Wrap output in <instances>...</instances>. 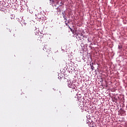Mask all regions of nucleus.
<instances>
[{
    "label": "nucleus",
    "instance_id": "12",
    "mask_svg": "<svg viewBox=\"0 0 127 127\" xmlns=\"http://www.w3.org/2000/svg\"><path fill=\"white\" fill-rule=\"evenodd\" d=\"M80 36H83V35H81V34H80Z\"/></svg>",
    "mask_w": 127,
    "mask_h": 127
},
{
    "label": "nucleus",
    "instance_id": "10",
    "mask_svg": "<svg viewBox=\"0 0 127 127\" xmlns=\"http://www.w3.org/2000/svg\"><path fill=\"white\" fill-rule=\"evenodd\" d=\"M69 29H70V31H72V28H70Z\"/></svg>",
    "mask_w": 127,
    "mask_h": 127
},
{
    "label": "nucleus",
    "instance_id": "3",
    "mask_svg": "<svg viewBox=\"0 0 127 127\" xmlns=\"http://www.w3.org/2000/svg\"><path fill=\"white\" fill-rule=\"evenodd\" d=\"M63 17L65 20H67V17H66V15H64V13H63Z\"/></svg>",
    "mask_w": 127,
    "mask_h": 127
},
{
    "label": "nucleus",
    "instance_id": "4",
    "mask_svg": "<svg viewBox=\"0 0 127 127\" xmlns=\"http://www.w3.org/2000/svg\"><path fill=\"white\" fill-rule=\"evenodd\" d=\"M76 37V38H80V37H79V34H77Z\"/></svg>",
    "mask_w": 127,
    "mask_h": 127
},
{
    "label": "nucleus",
    "instance_id": "5",
    "mask_svg": "<svg viewBox=\"0 0 127 127\" xmlns=\"http://www.w3.org/2000/svg\"><path fill=\"white\" fill-rule=\"evenodd\" d=\"M50 1H52V2H54V0H50Z\"/></svg>",
    "mask_w": 127,
    "mask_h": 127
},
{
    "label": "nucleus",
    "instance_id": "8",
    "mask_svg": "<svg viewBox=\"0 0 127 127\" xmlns=\"http://www.w3.org/2000/svg\"><path fill=\"white\" fill-rule=\"evenodd\" d=\"M68 27L69 28V29L71 28V27H70V26L68 25Z\"/></svg>",
    "mask_w": 127,
    "mask_h": 127
},
{
    "label": "nucleus",
    "instance_id": "7",
    "mask_svg": "<svg viewBox=\"0 0 127 127\" xmlns=\"http://www.w3.org/2000/svg\"><path fill=\"white\" fill-rule=\"evenodd\" d=\"M65 25H66V26H68V25H68V24H67V23H65Z\"/></svg>",
    "mask_w": 127,
    "mask_h": 127
},
{
    "label": "nucleus",
    "instance_id": "1",
    "mask_svg": "<svg viewBox=\"0 0 127 127\" xmlns=\"http://www.w3.org/2000/svg\"><path fill=\"white\" fill-rule=\"evenodd\" d=\"M67 82V86L69 88H70L71 89H75V84L73 83V81L68 80Z\"/></svg>",
    "mask_w": 127,
    "mask_h": 127
},
{
    "label": "nucleus",
    "instance_id": "2",
    "mask_svg": "<svg viewBox=\"0 0 127 127\" xmlns=\"http://www.w3.org/2000/svg\"><path fill=\"white\" fill-rule=\"evenodd\" d=\"M90 68L91 70H94V69H95V67H94V63H92L90 64Z\"/></svg>",
    "mask_w": 127,
    "mask_h": 127
},
{
    "label": "nucleus",
    "instance_id": "9",
    "mask_svg": "<svg viewBox=\"0 0 127 127\" xmlns=\"http://www.w3.org/2000/svg\"><path fill=\"white\" fill-rule=\"evenodd\" d=\"M79 96H77V99L78 100V101H79Z\"/></svg>",
    "mask_w": 127,
    "mask_h": 127
},
{
    "label": "nucleus",
    "instance_id": "11",
    "mask_svg": "<svg viewBox=\"0 0 127 127\" xmlns=\"http://www.w3.org/2000/svg\"><path fill=\"white\" fill-rule=\"evenodd\" d=\"M57 4H59V2H57Z\"/></svg>",
    "mask_w": 127,
    "mask_h": 127
},
{
    "label": "nucleus",
    "instance_id": "13",
    "mask_svg": "<svg viewBox=\"0 0 127 127\" xmlns=\"http://www.w3.org/2000/svg\"><path fill=\"white\" fill-rule=\"evenodd\" d=\"M65 21H67V19H66V20H65Z\"/></svg>",
    "mask_w": 127,
    "mask_h": 127
},
{
    "label": "nucleus",
    "instance_id": "6",
    "mask_svg": "<svg viewBox=\"0 0 127 127\" xmlns=\"http://www.w3.org/2000/svg\"><path fill=\"white\" fill-rule=\"evenodd\" d=\"M87 123L89 125V124H91V123L90 122H87Z\"/></svg>",
    "mask_w": 127,
    "mask_h": 127
}]
</instances>
